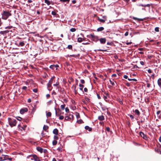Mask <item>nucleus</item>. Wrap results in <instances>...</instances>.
Instances as JSON below:
<instances>
[{
	"label": "nucleus",
	"mask_w": 161,
	"mask_h": 161,
	"mask_svg": "<svg viewBox=\"0 0 161 161\" xmlns=\"http://www.w3.org/2000/svg\"><path fill=\"white\" fill-rule=\"evenodd\" d=\"M8 120L9 124L11 127H13L16 125L17 123V121L15 119L8 118Z\"/></svg>",
	"instance_id": "obj_1"
},
{
	"label": "nucleus",
	"mask_w": 161,
	"mask_h": 161,
	"mask_svg": "<svg viewBox=\"0 0 161 161\" xmlns=\"http://www.w3.org/2000/svg\"><path fill=\"white\" fill-rule=\"evenodd\" d=\"M2 15V19L6 20L8 18L9 16L11 15V14L9 12L4 11Z\"/></svg>",
	"instance_id": "obj_2"
},
{
	"label": "nucleus",
	"mask_w": 161,
	"mask_h": 161,
	"mask_svg": "<svg viewBox=\"0 0 161 161\" xmlns=\"http://www.w3.org/2000/svg\"><path fill=\"white\" fill-rule=\"evenodd\" d=\"M73 115L71 114H70L68 116H67L65 117V120H66L71 121L73 120Z\"/></svg>",
	"instance_id": "obj_3"
},
{
	"label": "nucleus",
	"mask_w": 161,
	"mask_h": 161,
	"mask_svg": "<svg viewBox=\"0 0 161 161\" xmlns=\"http://www.w3.org/2000/svg\"><path fill=\"white\" fill-rule=\"evenodd\" d=\"M30 156L32 157L33 158V159L35 161H40V159L39 157L36 155H31Z\"/></svg>",
	"instance_id": "obj_4"
},
{
	"label": "nucleus",
	"mask_w": 161,
	"mask_h": 161,
	"mask_svg": "<svg viewBox=\"0 0 161 161\" xmlns=\"http://www.w3.org/2000/svg\"><path fill=\"white\" fill-rule=\"evenodd\" d=\"M54 78H55L54 76H53L51 78V79L48 82V83L47 84V87H49L51 86V85L54 79Z\"/></svg>",
	"instance_id": "obj_5"
},
{
	"label": "nucleus",
	"mask_w": 161,
	"mask_h": 161,
	"mask_svg": "<svg viewBox=\"0 0 161 161\" xmlns=\"http://www.w3.org/2000/svg\"><path fill=\"white\" fill-rule=\"evenodd\" d=\"M8 156L2 155V156L0 157V161H4L7 159Z\"/></svg>",
	"instance_id": "obj_6"
},
{
	"label": "nucleus",
	"mask_w": 161,
	"mask_h": 161,
	"mask_svg": "<svg viewBox=\"0 0 161 161\" xmlns=\"http://www.w3.org/2000/svg\"><path fill=\"white\" fill-rule=\"evenodd\" d=\"M140 136L142 137L145 140L147 139V136L145 135L143 132H140L139 133Z\"/></svg>",
	"instance_id": "obj_7"
},
{
	"label": "nucleus",
	"mask_w": 161,
	"mask_h": 161,
	"mask_svg": "<svg viewBox=\"0 0 161 161\" xmlns=\"http://www.w3.org/2000/svg\"><path fill=\"white\" fill-rule=\"evenodd\" d=\"M99 40L101 43L104 44L106 42V40L105 38H100Z\"/></svg>",
	"instance_id": "obj_8"
},
{
	"label": "nucleus",
	"mask_w": 161,
	"mask_h": 161,
	"mask_svg": "<svg viewBox=\"0 0 161 161\" xmlns=\"http://www.w3.org/2000/svg\"><path fill=\"white\" fill-rule=\"evenodd\" d=\"M28 109L27 108H24L20 110V114H24L25 112H27Z\"/></svg>",
	"instance_id": "obj_9"
},
{
	"label": "nucleus",
	"mask_w": 161,
	"mask_h": 161,
	"mask_svg": "<svg viewBox=\"0 0 161 161\" xmlns=\"http://www.w3.org/2000/svg\"><path fill=\"white\" fill-rule=\"evenodd\" d=\"M53 133L54 134H55L56 135H57L58 134V130L57 129H55L53 130Z\"/></svg>",
	"instance_id": "obj_10"
},
{
	"label": "nucleus",
	"mask_w": 161,
	"mask_h": 161,
	"mask_svg": "<svg viewBox=\"0 0 161 161\" xmlns=\"http://www.w3.org/2000/svg\"><path fill=\"white\" fill-rule=\"evenodd\" d=\"M98 119L100 120H103L104 119V116L103 115L99 116Z\"/></svg>",
	"instance_id": "obj_11"
},
{
	"label": "nucleus",
	"mask_w": 161,
	"mask_h": 161,
	"mask_svg": "<svg viewBox=\"0 0 161 161\" xmlns=\"http://www.w3.org/2000/svg\"><path fill=\"white\" fill-rule=\"evenodd\" d=\"M85 129L86 130H88L89 131H91L92 130V128L91 127H90L88 126H86L85 127Z\"/></svg>",
	"instance_id": "obj_12"
},
{
	"label": "nucleus",
	"mask_w": 161,
	"mask_h": 161,
	"mask_svg": "<svg viewBox=\"0 0 161 161\" xmlns=\"http://www.w3.org/2000/svg\"><path fill=\"white\" fill-rule=\"evenodd\" d=\"M37 149L38 151L39 152H40L41 153H42L43 152V149L40 147H37Z\"/></svg>",
	"instance_id": "obj_13"
},
{
	"label": "nucleus",
	"mask_w": 161,
	"mask_h": 161,
	"mask_svg": "<svg viewBox=\"0 0 161 161\" xmlns=\"http://www.w3.org/2000/svg\"><path fill=\"white\" fill-rule=\"evenodd\" d=\"M8 32V31H1L0 32V34L2 35H4V34H6Z\"/></svg>",
	"instance_id": "obj_14"
},
{
	"label": "nucleus",
	"mask_w": 161,
	"mask_h": 161,
	"mask_svg": "<svg viewBox=\"0 0 161 161\" xmlns=\"http://www.w3.org/2000/svg\"><path fill=\"white\" fill-rule=\"evenodd\" d=\"M158 84L160 87H161V78L158 79Z\"/></svg>",
	"instance_id": "obj_15"
},
{
	"label": "nucleus",
	"mask_w": 161,
	"mask_h": 161,
	"mask_svg": "<svg viewBox=\"0 0 161 161\" xmlns=\"http://www.w3.org/2000/svg\"><path fill=\"white\" fill-rule=\"evenodd\" d=\"M104 28L103 27H100L98 28L97 29V31H103L104 30Z\"/></svg>",
	"instance_id": "obj_16"
},
{
	"label": "nucleus",
	"mask_w": 161,
	"mask_h": 161,
	"mask_svg": "<svg viewBox=\"0 0 161 161\" xmlns=\"http://www.w3.org/2000/svg\"><path fill=\"white\" fill-rule=\"evenodd\" d=\"M79 86L80 87L79 89L80 90L83 91V88L84 87V86L82 84H79Z\"/></svg>",
	"instance_id": "obj_17"
},
{
	"label": "nucleus",
	"mask_w": 161,
	"mask_h": 161,
	"mask_svg": "<svg viewBox=\"0 0 161 161\" xmlns=\"http://www.w3.org/2000/svg\"><path fill=\"white\" fill-rule=\"evenodd\" d=\"M83 40H84V39L82 38L79 37L78 38L77 41H78V42H82L83 41Z\"/></svg>",
	"instance_id": "obj_18"
},
{
	"label": "nucleus",
	"mask_w": 161,
	"mask_h": 161,
	"mask_svg": "<svg viewBox=\"0 0 161 161\" xmlns=\"http://www.w3.org/2000/svg\"><path fill=\"white\" fill-rule=\"evenodd\" d=\"M45 3H46L48 5H49L50 4V1L48 0H45Z\"/></svg>",
	"instance_id": "obj_19"
},
{
	"label": "nucleus",
	"mask_w": 161,
	"mask_h": 161,
	"mask_svg": "<svg viewBox=\"0 0 161 161\" xmlns=\"http://www.w3.org/2000/svg\"><path fill=\"white\" fill-rule=\"evenodd\" d=\"M135 113L136 114H137L138 116L140 114L139 111L137 109L135 110Z\"/></svg>",
	"instance_id": "obj_20"
},
{
	"label": "nucleus",
	"mask_w": 161,
	"mask_h": 161,
	"mask_svg": "<svg viewBox=\"0 0 161 161\" xmlns=\"http://www.w3.org/2000/svg\"><path fill=\"white\" fill-rule=\"evenodd\" d=\"M46 116L47 117H50L51 116V113L50 112H46Z\"/></svg>",
	"instance_id": "obj_21"
},
{
	"label": "nucleus",
	"mask_w": 161,
	"mask_h": 161,
	"mask_svg": "<svg viewBox=\"0 0 161 161\" xmlns=\"http://www.w3.org/2000/svg\"><path fill=\"white\" fill-rule=\"evenodd\" d=\"M24 45H25L24 43V42H20L19 43V45H18V46L23 47Z\"/></svg>",
	"instance_id": "obj_22"
},
{
	"label": "nucleus",
	"mask_w": 161,
	"mask_h": 161,
	"mask_svg": "<svg viewBox=\"0 0 161 161\" xmlns=\"http://www.w3.org/2000/svg\"><path fill=\"white\" fill-rule=\"evenodd\" d=\"M109 81L110 82V84L112 85V86H114L115 85V82L113 80H109Z\"/></svg>",
	"instance_id": "obj_23"
},
{
	"label": "nucleus",
	"mask_w": 161,
	"mask_h": 161,
	"mask_svg": "<svg viewBox=\"0 0 161 161\" xmlns=\"http://www.w3.org/2000/svg\"><path fill=\"white\" fill-rule=\"evenodd\" d=\"M59 84V83L58 82H57L55 84H54L53 85L54 86H56L58 88V85Z\"/></svg>",
	"instance_id": "obj_24"
},
{
	"label": "nucleus",
	"mask_w": 161,
	"mask_h": 161,
	"mask_svg": "<svg viewBox=\"0 0 161 161\" xmlns=\"http://www.w3.org/2000/svg\"><path fill=\"white\" fill-rule=\"evenodd\" d=\"M48 129V126L46 125H44L43 127V129L45 130H46L47 129Z\"/></svg>",
	"instance_id": "obj_25"
},
{
	"label": "nucleus",
	"mask_w": 161,
	"mask_h": 161,
	"mask_svg": "<svg viewBox=\"0 0 161 161\" xmlns=\"http://www.w3.org/2000/svg\"><path fill=\"white\" fill-rule=\"evenodd\" d=\"M98 20L100 22H103V23H104L105 22V20H104V19H100V18H98Z\"/></svg>",
	"instance_id": "obj_26"
},
{
	"label": "nucleus",
	"mask_w": 161,
	"mask_h": 161,
	"mask_svg": "<svg viewBox=\"0 0 161 161\" xmlns=\"http://www.w3.org/2000/svg\"><path fill=\"white\" fill-rule=\"evenodd\" d=\"M52 143L53 145H55L57 144V142L56 140H53Z\"/></svg>",
	"instance_id": "obj_27"
},
{
	"label": "nucleus",
	"mask_w": 161,
	"mask_h": 161,
	"mask_svg": "<svg viewBox=\"0 0 161 161\" xmlns=\"http://www.w3.org/2000/svg\"><path fill=\"white\" fill-rule=\"evenodd\" d=\"M65 107V104H64L63 105H61L60 106V108L62 110H63L64 109Z\"/></svg>",
	"instance_id": "obj_28"
},
{
	"label": "nucleus",
	"mask_w": 161,
	"mask_h": 161,
	"mask_svg": "<svg viewBox=\"0 0 161 161\" xmlns=\"http://www.w3.org/2000/svg\"><path fill=\"white\" fill-rule=\"evenodd\" d=\"M18 128H19L21 130H22V129H23L24 130V128L21 127V126L20 125H19L18 126Z\"/></svg>",
	"instance_id": "obj_29"
},
{
	"label": "nucleus",
	"mask_w": 161,
	"mask_h": 161,
	"mask_svg": "<svg viewBox=\"0 0 161 161\" xmlns=\"http://www.w3.org/2000/svg\"><path fill=\"white\" fill-rule=\"evenodd\" d=\"M60 1L62 2H66L68 3L69 1L70 0H60Z\"/></svg>",
	"instance_id": "obj_30"
},
{
	"label": "nucleus",
	"mask_w": 161,
	"mask_h": 161,
	"mask_svg": "<svg viewBox=\"0 0 161 161\" xmlns=\"http://www.w3.org/2000/svg\"><path fill=\"white\" fill-rule=\"evenodd\" d=\"M76 29L75 28H72L70 29V31L72 32H74L75 31Z\"/></svg>",
	"instance_id": "obj_31"
},
{
	"label": "nucleus",
	"mask_w": 161,
	"mask_h": 161,
	"mask_svg": "<svg viewBox=\"0 0 161 161\" xmlns=\"http://www.w3.org/2000/svg\"><path fill=\"white\" fill-rule=\"evenodd\" d=\"M67 48L69 49H71L72 48V46L71 45H69Z\"/></svg>",
	"instance_id": "obj_32"
},
{
	"label": "nucleus",
	"mask_w": 161,
	"mask_h": 161,
	"mask_svg": "<svg viewBox=\"0 0 161 161\" xmlns=\"http://www.w3.org/2000/svg\"><path fill=\"white\" fill-rule=\"evenodd\" d=\"M155 31L156 32H159V27H156L155 28Z\"/></svg>",
	"instance_id": "obj_33"
},
{
	"label": "nucleus",
	"mask_w": 161,
	"mask_h": 161,
	"mask_svg": "<svg viewBox=\"0 0 161 161\" xmlns=\"http://www.w3.org/2000/svg\"><path fill=\"white\" fill-rule=\"evenodd\" d=\"M133 19L135 20H140V21H142L143 20L142 19H138V18H136V17L134 18Z\"/></svg>",
	"instance_id": "obj_34"
},
{
	"label": "nucleus",
	"mask_w": 161,
	"mask_h": 161,
	"mask_svg": "<svg viewBox=\"0 0 161 161\" xmlns=\"http://www.w3.org/2000/svg\"><path fill=\"white\" fill-rule=\"evenodd\" d=\"M65 111L66 112L68 113L69 112V110L68 108L67 107L65 108Z\"/></svg>",
	"instance_id": "obj_35"
},
{
	"label": "nucleus",
	"mask_w": 161,
	"mask_h": 161,
	"mask_svg": "<svg viewBox=\"0 0 161 161\" xmlns=\"http://www.w3.org/2000/svg\"><path fill=\"white\" fill-rule=\"evenodd\" d=\"M107 51L106 50H102V49H98V50H95V51L96 52L97 51Z\"/></svg>",
	"instance_id": "obj_36"
},
{
	"label": "nucleus",
	"mask_w": 161,
	"mask_h": 161,
	"mask_svg": "<svg viewBox=\"0 0 161 161\" xmlns=\"http://www.w3.org/2000/svg\"><path fill=\"white\" fill-rule=\"evenodd\" d=\"M76 116L77 119L79 118L80 117L79 114L78 113L76 114Z\"/></svg>",
	"instance_id": "obj_37"
},
{
	"label": "nucleus",
	"mask_w": 161,
	"mask_h": 161,
	"mask_svg": "<svg viewBox=\"0 0 161 161\" xmlns=\"http://www.w3.org/2000/svg\"><path fill=\"white\" fill-rule=\"evenodd\" d=\"M80 82L82 84H84L85 83L84 80H83V79L81 80H80Z\"/></svg>",
	"instance_id": "obj_38"
},
{
	"label": "nucleus",
	"mask_w": 161,
	"mask_h": 161,
	"mask_svg": "<svg viewBox=\"0 0 161 161\" xmlns=\"http://www.w3.org/2000/svg\"><path fill=\"white\" fill-rule=\"evenodd\" d=\"M73 87H74V90L75 92V93L76 94V92H77V91L76 90V86H73Z\"/></svg>",
	"instance_id": "obj_39"
},
{
	"label": "nucleus",
	"mask_w": 161,
	"mask_h": 161,
	"mask_svg": "<svg viewBox=\"0 0 161 161\" xmlns=\"http://www.w3.org/2000/svg\"><path fill=\"white\" fill-rule=\"evenodd\" d=\"M64 118V116L63 115H61L59 116V119L60 120H62Z\"/></svg>",
	"instance_id": "obj_40"
},
{
	"label": "nucleus",
	"mask_w": 161,
	"mask_h": 161,
	"mask_svg": "<svg viewBox=\"0 0 161 161\" xmlns=\"http://www.w3.org/2000/svg\"><path fill=\"white\" fill-rule=\"evenodd\" d=\"M33 91L34 92H35V93H36L37 92V89L36 88H35V89H34L33 90Z\"/></svg>",
	"instance_id": "obj_41"
},
{
	"label": "nucleus",
	"mask_w": 161,
	"mask_h": 161,
	"mask_svg": "<svg viewBox=\"0 0 161 161\" xmlns=\"http://www.w3.org/2000/svg\"><path fill=\"white\" fill-rule=\"evenodd\" d=\"M52 14L53 15H55L56 13L55 11H53L52 12Z\"/></svg>",
	"instance_id": "obj_42"
},
{
	"label": "nucleus",
	"mask_w": 161,
	"mask_h": 161,
	"mask_svg": "<svg viewBox=\"0 0 161 161\" xmlns=\"http://www.w3.org/2000/svg\"><path fill=\"white\" fill-rule=\"evenodd\" d=\"M82 120H79L77 121V122L79 124H80L82 123Z\"/></svg>",
	"instance_id": "obj_43"
},
{
	"label": "nucleus",
	"mask_w": 161,
	"mask_h": 161,
	"mask_svg": "<svg viewBox=\"0 0 161 161\" xmlns=\"http://www.w3.org/2000/svg\"><path fill=\"white\" fill-rule=\"evenodd\" d=\"M106 95H107V96H104V98L105 100H106V99H107V97H108V94L107 93L106 94Z\"/></svg>",
	"instance_id": "obj_44"
},
{
	"label": "nucleus",
	"mask_w": 161,
	"mask_h": 161,
	"mask_svg": "<svg viewBox=\"0 0 161 161\" xmlns=\"http://www.w3.org/2000/svg\"><path fill=\"white\" fill-rule=\"evenodd\" d=\"M16 119L18 120H19V121L21 120V119H22V118L21 117H17V118H16Z\"/></svg>",
	"instance_id": "obj_45"
},
{
	"label": "nucleus",
	"mask_w": 161,
	"mask_h": 161,
	"mask_svg": "<svg viewBox=\"0 0 161 161\" xmlns=\"http://www.w3.org/2000/svg\"><path fill=\"white\" fill-rule=\"evenodd\" d=\"M54 138L55 139L57 140L58 139V137L57 136V135H55L54 136Z\"/></svg>",
	"instance_id": "obj_46"
},
{
	"label": "nucleus",
	"mask_w": 161,
	"mask_h": 161,
	"mask_svg": "<svg viewBox=\"0 0 161 161\" xmlns=\"http://www.w3.org/2000/svg\"><path fill=\"white\" fill-rule=\"evenodd\" d=\"M147 71L149 73H151L152 72L151 70L150 69H148Z\"/></svg>",
	"instance_id": "obj_47"
},
{
	"label": "nucleus",
	"mask_w": 161,
	"mask_h": 161,
	"mask_svg": "<svg viewBox=\"0 0 161 161\" xmlns=\"http://www.w3.org/2000/svg\"><path fill=\"white\" fill-rule=\"evenodd\" d=\"M103 19L104 20H105V21L107 19V17L105 16H104L103 17Z\"/></svg>",
	"instance_id": "obj_48"
},
{
	"label": "nucleus",
	"mask_w": 161,
	"mask_h": 161,
	"mask_svg": "<svg viewBox=\"0 0 161 161\" xmlns=\"http://www.w3.org/2000/svg\"><path fill=\"white\" fill-rule=\"evenodd\" d=\"M128 34H129V32L128 31H127L125 33V36H127L128 35Z\"/></svg>",
	"instance_id": "obj_49"
},
{
	"label": "nucleus",
	"mask_w": 161,
	"mask_h": 161,
	"mask_svg": "<svg viewBox=\"0 0 161 161\" xmlns=\"http://www.w3.org/2000/svg\"><path fill=\"white\" fill-rule=\"evenodd\" d=\"M27 89V87L25 86H24L22 87V89L24 90H25Z\"/></svg>",
	"instance_id": "obj_50"
},
{
	"label": "nucleus",
	"mask_w": 161,
	"mask_h": 161,
	"mask_svg": "<svg viewBox=\"0 0 161 161\" xmlns=\"http://www.w3.org/2000/svg\"><path fill=\"white\" fill-rule=\"evenodd\" d=\"M87 89L86 88H85L84 89V91L85 92H87Z\"/></svg>",
	"instance_id": "obj_51"
},
{
	"label": "nucleus",
	"mask_w": 161,
	"mask_h": 161,
	"mask_svg": "<svg viewBox=\"0 0 161 161\" xmlns=\"http://www.w3.org/2000/svg\"><path fill=\"white\" fill-rule=\"evenodd\" d=\"M106 129L108 131H109L110 130V128L109 127H107L106 128Z\"/></svg>",
	"instance_id": "obj_52"
},
{
	"label": "nucleus",
	"mask_w": 161,
	"mask_h": 161,
	"mask_svg": "<svg viewBox=\"0 0 161 161\" xmlns=\"http://www.w3.org/2000/svg\"><path fill=\"white\" fill-rule=\"evenodd\" d=\"M132 43V42H126V45H129V44H131Z\"/></svg>",
	"instance_id": "obj_53"
},
{
	"label": "nucleus",
	"mask_w": 161,
	"mask_h": 161,
	"mask_svg": "<svg viewBox=\"0 0 161 161\" xmlns=\"http://www.w3.org/2000/svg\"><path fill=\"white\" fill-rule=\"evenodd\" d=\"M124 78L125 79H127L128 78V76L127 75H125L124 76Z\"/></svg>",
	"instance_id": "obj_54"
},
{
	"label": "nucleus",
	"mask_w": 161,
	"mask_h": 161,
	"mask_svg": "<svg viewBox=\"0 0 161 161\" xmlns=\"http://www.w3.org/2000/svg\"><path fill=\"white\" fill-rule=\"evenodd\" d=\"M126 85L127 86H130V84L129 83H126Z\"/></svg>",
	"instance_id": "obj_55"
},
{
	"label": "nucleus",
	"mask_w": 161,
	"mask_h": 161,
	"mask_svg": "<svg viewBox=\"0 0 161 161\" xmlns=\"http://www.w3.org/2000/svg\"><path fill=\"white\" fill-rule=\"evenodd\" d=\"M140 63V64L141 65H144V62L143 61H141Z\"/></svg>",
	"instance_id": "obj_56"
},
{
	"label": "nucleus",
	"mask_w": 161,
	"mask_h": 161,
	"mask_svg": "<svg viewBox=\"0 0 161 161\" xmlns=\"http://www.w3.org/2000/svg\"><path fill=\"white\" fill-rule=\"evenodd\" d=\"M150 84L149 83H147V87L148 88H149V87H150Z\"/></svg>",
	"instance_id": "obj_57"
},
{
	"label": "nucleus",
	"mask_w": 161,
	"mask_h": 161,
	"mask_svg": "<svg viewBox=\"0 0 161 161\" xmlns=\"http://www.w3.org/2000/svg\"><path fill=\"white\" fill-rule=\"evenodd\" d=\"M150 6V5L149 4H147L144 5V7H149Z\"/></svg>",
	"instance_id": "obj_58"
},
{
	"label": "nucleus",
	"mask_w": 161,
	"mask_h": 161,
	"mask_svg": "<svg viewBox=\"0 0 161 161\" xmlns=\"http://www.w3.org/2000/svg\"><path fill=\"white\" fill-rule=\"evenodd\" d=\"M86 100L88 102H89L90 99L89 98H86Z\"/></svg>",
	"instance_id": "obj_59"
},
{
	"label": "nucleus",
	"mask_w": 161,
	"mask_h": 161,
	"mask_svg": "<svg viewBox=\"0 0 161 161\" xmlns=\"http://www.w3.org/2000/svg\"><path fill=\"white\" fill-rule=\"evenodd\" d=\"M72 3H73V4H75V3H76V1L75 0H73L72 1Z\"/></svg>",
	"instance_id": "obj_60"
},
{
	"label": "nucleus",
	"mask_w": 161,
	"mask_h": 161,
	"mask_svg": "<svg viewBox=\"0 0 161 161\" xmlns=\"http://www.w3.org/2000/svg\"><path fill=\"white\" fill-rule=\"evenodd\" d=\"M50 97V95L49 94H47L46 95V97L47 98H48Z\"/></svg>",
	"instance_id": "obj_61"
},
{
	"label": "nucleus",
	"mask_w": 161,
	"mask_h": 161,
	"mask_svg": "<svg viewBox=\"0 0 161 161\" xmlns=\"http://www.w3.org/2000/svg\"><path fill=\"white\" fill-rule=\"evenodd\" d=\"M7 159H8V160H9V161H11V160H12V158H8V157H7Z\"/></svg>",
	"instance_id": "obj_62"
},
{
	"label": "nucleus",
	"mask_w": 161,
	"mask_h": 161,
	"mask_svg": "<svg viewBox=\"0 0 161 161\" xmlns=\"http://www.w3.org/2000/svg\"><path fill=\"white\" fill-rule=\"evenodd\" d=\"M27 101L28 103H30L31 102V100L30 99H28Z\"/></svg>",
	"instance_id": "obj_63"
},
{
	"label": "nucleus",
	"mask_w": 161,
	"mask_h": 161,
	"mask_svg": "<svg viewBox=\"0 0 161 161\" xmlns=\"http://www.w3.org/2000/svg\"><path fill=\"white\" fill-rule=\"evenodd\" d=\"M32 2V1L31 0H28V2L29 3H31Z\"/></svg>",
	"instance_id": "obj_64"
}]
</instances>
